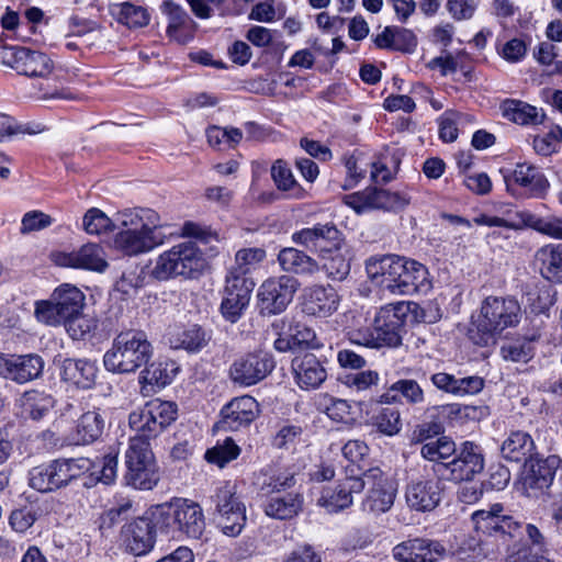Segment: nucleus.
Returning <instances> with one entry per match:
<instances>
[{"label": "nucleus", "mask_w": 562, "mask_h": 562, "mask_svg": "<svg viewBox=\"0 0 562 562\" xmlns=\"http://www.w3.org/2000/svg\"><path fill=\"white\" fill-rule=\"evenodd\" d=\"M98 368L88 359H65L60 368V376L79 389H90L95 383Z\"/></svg>", "instance_id": "31"}, {"label": "nucleus", "mask_w": 562, "mask_h": 562, "mask_svg": "<svg viewBox=\"0 0 562 562\" xmlns=\"http://www.w3.org/2000/svg\"><path fill=\"white\" fill-rule=\"evenodd\" d=\"M126 472L124 480L127 485L140 490H153L159 482V469L148 441L131 438L125 452Z\"/></svg>", "instance_id": "8"}, {"label": "nucleus", "mask_w": 562, "mask_h": 562, "mask_svg": "<svg viewBox=\"0 0 562 562\" xmlns=\"http://www.w3.org/2000/svg\"><path fill=\"white\" fill-rule=\"evenodd\" d=\"M34 316L47 326H60L66 322L52 295L48 300L35 302Z\"/></svg>", "instance_id": "52"}, {"label": "nucleus", "mask_w": 562, "mask_h": 562, "mask_svg": "<svg viewBox=\"0 0 562 562\" xmlns=\"http://www.w3.org/2000/svg\"><path fill=\"white\" fill-rule=\"evenodd\" d=\"M210 340V336L198 325H191L181 330L171 334L169 341L176 348H182L195 352L204 348Z\"/></svg>", "instance_id": "44"}, {"label": "nucleus", "mask_w": 562, "mask_h": 562, "mask_svg": "<svg viewBox=\"0 0 562 562\" xmlns=\"http://www.w3.org/2000/svg\"><path fill=\"white\" fill-rule=\"evenodd\" d=\"M161 9L168 19L166 33L169 38L179 44L190 42L194 36L196 24L186 10L171 1L164 2Z\"/></svg>", "instance_id": "29"}, {"label": "nucleus", "mask_w": 562, "mask_h": 562, "mask_svg": "<svg viewBox=\"0 0 562 562\" xmlns=\"http://www.w3.org/2000/svg\"><path fill=\"white\" fill-rule=\"evenodd\" d=\"M278 189L288 191L292 196H301L302 189L297 186L290 168L282 160H277L271 169Z\"/></svg>", "instance_id": "53"}, {"label": "nucleus", "mask_w": 562, "mask_h": 562, "mask_svg": "<svg viewBox=\"0 0 562 562\" xmlns=\"http://www.w3.org/2000/svg\"><path fill=\"white\" fill-rule=\"evenodd\" d=\"M165 235L160 217L150 209L128 210L120 214V231L114 235L113 248L124 256H138L162 245Z\"/></svg>", "instance_id": "2"}, {"label": "nucleus", "mask_w": 562, "mask_h": 562, "mask_svg": "<svg viewBox=\"0 0 562 562\" xmlns=\"http://www.w3.org/2000/svg\"><path fill=\"white\" fill-rule=\"evenodd\" d=\"M153 519L161 531L179 532L192 539H200L206 527L202 507L188 498H175L156 506Z\"/></svg>", "instance_id": "4"}, {"label": "nucleus", "mask_w": 562, "mask_h": 562, "mask_svg": "<svg viewBox=\"0 0 562 562\" xmlns=\"http://www.w3.org/2000/svg\"><path fill=\"white\" fill-rule=\"evenodd\" d=\"M322 267L328 278L341 281L350 272L349 249L340 245V240L334 241L319 255Z\"/></svg>", "instance_id": "32"}, {"label": "nucleus", "mask_w": 562, "mask_h": 562, "mask_svg": "<svg viewBox=\"0 0 562 562\" xmlns=\"http://www.w3.org/2000/svg\"><path fill=\"white\" fill-rule=\"evenodd\" d=\"M501 110L504 117L520 125L540 124L544 116L536 106L519 100L504 101Z\"/></svg>", "instance_id": "42"}, {"label": "nucleus", "mask_w": 562, "mask_h": 562, "mask_svg": "<svg viewBox=\"0 0 562 562\" xmlns=\"http://www.w3.org/2000/svg\"><path fill=\"white\" fill-rule=\"evenodd\" d=\"M445 554L446 548L440 541L419 537L404 540L392 549L397 562H438Z\"/></svg>", "instance_id": "17"}, {"label": "nucleus", "mask_w": 562, "mask_h": 562, "mask_svg": "<svg viewBox=\"0 0 562 562\" xmlns=\"http://www.w3.org/2000/svg\"><path fill=\"white\" fill-rule=\"evenodd\" d=\"M371 425L382 435L394 436L402 427L400 412L393 407H380L372 415Z\"/></svg>", "instance_id": "46"}, {"label": "nucleus", "mask_w": 562, "mask_h": 562, "mask_svg": "<svg viewBox=\"0 0 562 562\" xmlns=\"http://www.w3.org/2000/svg\"><path fill=\"white\" fill-rule=\"evenodd\" d=\"M83 228L90 235H100L112 231L113 223L101 210L92 207L83 216Z\"/></svg>", "instance_id": "55"}, {"label": "nucleus", "mask_w": 562, "mask_h": 562, "mask_svg": "<svg viewBox=\"0 0 562 562\" xmlns=\"http://www.w3.org/2000/svg\"><path fill=\"white\" fill-rule=\"evenodd\" d=\"M273 357L263 350L237 356L229 366L228 376L234 384L251 386L265 380L274 369Z\"/></svg>", "instance_id": "10"}, {"label": "nucleus", "mask_w": 562, "mask_h": 562, "mask_svg": "<svg viewBox=\"0 0 562 562\" xmlns=\"http://www.w3.org/2000/svg\"><path fill=\"white\" fill-rule=\"evenodd\" d=\"M5 58L10 67L29 77L48 79L54 69V63L46 54L25 47L8 49Z\"/></svg>", "instance_id": "19"}, {"label": "nucleus", "mask_w": 562, "mask_h": 562, "mask_svg": "<svg viewBox=\"0 0 562 562\" xmlns=\"http://www.w3.org/2000/svg\"><path fill=\"white\" fill-rule=\"evenodd\" d=\"M203 262V254L196 244L182 241L155 259L151 276L164 281L178 277L190 279L201 271Z\"/></svg>", "instance_id": "7"}, {"label": "nucleus", "mask_w": 562, "mask_h": 562, "mask_svg": "<svg viewBox=\"0 0 562 562\" xmlns=\"http://www.w3.org/2000/svg\"><path fill=\"white\" fill-rule=\"evenodd\" d=\"M562 460L557 454L531 461L530 468L522 480V486L529 497H537L548 490L554 479Z\"/></svg>", "instance_id": "23"}, {"label": "nucleus", "mask_w": 562, "mask_h": 562, "mask_svg": "<svg viewBox=\"0 0 562 562\" xmlns=\"http://www.w3.org/2000/svg\"><path fill=\"white\" fill-rule=\"evenodd\" d=\"M474 530L484 535H509L519 528V524L505 513L499 503L491 505L487 509H480L471 515Z\"/></svg>", "instance_id": "22"}, {"label": "nucleus", "mask_w": 562, "mask_h": 562, "mask_svg": "<svg viewBox=\"0 0 562 562\" xmlns=\"http://www.w3.org/2000/svg\"><path fill=\"white\" fill-rule=\"evenodd\" d=\"M297 285V280L290 276L266 280L258 291L261 312L269 315L283 312L292 301Z\"/></svg>", "instance_id": "14"}, {"label": "nucleus", "mask_w": 562, "mask_h": 562, "mask_svg": "<svg viewBox=\"0 0 562 562\" xmlns=\"http://www.w3.org/2000/svg\"><path fill=\"white\" fill-rule=\"evenodd\" d=\"M535 443L529 434L513 431L503 442L502 456L509 461L521 462L531 457Z\"/></svg>", "instance_id": "41"}, {"label": "nucleus", "mask_w": 562, "mask_h": 562, "mask_svg": "<svg viewBox=\"0 0 562 562\" xmlns=\"http://www.w3.org/2000/svg\"><path fill=\"white\" fill-rule=\"evenodd\" d=\"M44 360L36 353L3 355L0 353V376L23 384L41 376Z\"/></svg>", "instance_id": "18"}, {"label": "nucleus", "mask_w": 562, "mask_h": 562, "mask_svg": "<svg viewBox=\"0 0 562 562\" xmlns=\"http://www.w3.org/2000/svg\"><path fill=\"white\" fill-rule=\"evenodd\" d=\"M30 485L34 490L47 493L58 490L53 461L47 464H41L30 471Z\"/></svg>", "instance_id": "49"}, {"label": "nucleus", "mask_w": 562, "mask_h": 562, "mask_svg": "<svg viewBox=\"0 0 562 562\" xmlns=\"http://www.w3.org/2000/svg\"><path fill=\"white\" fill-rule=\"evenodd\" d=\"M52 223L53 220L49 215L41 211H30L23 215L20 231L22 234H27L44 229L50 226Z\"/></svg>", "instance_id": "61"}, {"label": "nucleus", "mask_w": 562, "mask_h": 562, "mask_svg": "<svg viewBox=\"0 0 562 562\" xmlns=\"http://www.w3.org/2000/svg\"><path fill=\"white\" fill-rule=\"evenodd\" d=\"M53 262L63 268L83 269L103 272L108 268V261L103 248L93 243H88L72 251H56L50 255Z\"/></svg>", "instance_id": "16"}, {"label": "nucleus", "mask_w": 562, "mask_h": 562, "mask_svg": "<svg viewBox=\"0 0 562 562\" xmlns=\"http://www.w3.org/2000/svg\"><path fill=\"white\" fill-rule=\"evenodd\" d=\"M104 429V418L99 411H89L78 419L72 435V443L88 445L101 437Z\"/></svg>", "instance_id": "38"}, {"label": "nucleus", "mask_w": 562, "mask_h": 562, "mask_svg": "<svg viewBox=\"0 0 562 562\" xmlns=\"http://www.w3.org/2000/svg\"><path fill=\"white\" fill-rule=\"evenodd\" d=\"M463 119L459 112L447 110L439 117V136L443 142L451 143L458 137V124Z\"/></svg>", "instance_id": "57"}, {"label": "nucleus", "mask_w": 562, "mask_h": 562, "mask_svg": "<svg viewBox=\"0 0 562 562\" xmlns=\"http://www.w3.org/2000/svg\"><path fill=\"white\" fill-rule=\"evenodd\" d=\"M266 258L262 248H244L236 252L235 265L231 270L251 277V273L260 266Z\"/></svg>", "instance_id": "47"}, {"label": "nucleus", "mask_w": 562, "mask_h": 562, "mask_svg": "<svg viewBox=\"0 0 562 562\" xmlns=\"http://www.w3.org/2000/svg\"><path fill=\"white\" fill-rule=\"evenodd\" d=\"M68 334L72 339H85L95 329V322L79 312L76 316H71L64 323Z\"/></svg>", "instance_id": "56"}, {"label": "nucleus", "mask_w": 562, "mask_h": 562, "mask_svg": "<svg viewBox=\"0 0 562 562\" xmlns=\"http://www.w3.org/2000/svg\"><path fill=\"white\" fill-rule=\"evenodd\" d=\"M501 355L506 361L526 363L533 357L531 340L508 342L501 348Z\"/></svg>", "instance_id": "54"}, {"label": "nucleus", "mask_w": 562, "mask_h": 562, "mask_svg": "<svg viewBox=\"0 0 562 562\" xmlns=\"http://www.w3.org/2000/svg\"><path fill=\"white\" fill-rule=\"evenodd\" d=\"M367 495L362 501V510L374 516L389 512L395 501L396 490L389 477L379 468H370L361 473Z\"/></svg>", "instance_id": "11"}, {"label": "nucleus", "mask_w": 562, "mask_h": 562, "mask_svg": "<svg viewBox=\"0 0 562 562\" xmlns=\"http://www.w3.org/2000/svg\"><path fill=\"white\" fill-rule=\"evenodd\" d=\"M409 196L401 192H391L384 189L367 188L342 198L344 203L357 214L373 210L397 211L409 203Z\"/></svg>", "instance_id": "12"}, {"label": "nucleus", "mask_w": 562, "mask_h": 562, "mask_svg": "<svg viewBox=\"0 0 562 562\" xmlns=\"http://www.w3.org/2000/svg\"><path fill=\"white\" fill-rule=\"evenodd\" d=\"M249 300H241L234 295L224 293V297L221 304V311L224 318L231 323H236L241 316L243 311L248 305Z\"/></svg>", "instance_id": "60"}, {"label": "nucleus", "mask_w": 562, "mask_h": 562, "mask_svg": "<svg viewBox=\"0 0 562 562\" xmlns=\"http://www.w3.org/2000/svg\"><path fill=\"white\" fill-rule=\"evenodd\" d=\"M302 428L295 425H284L276 434L273 445L279 449H289L294 447L301 439Z\"/></svg>", "instance_id": "64"}, {"label": "nucleus", "mask_w": 562, "mask_h": 562, "mask_svg": "<svg viewBox=\"0 0 562 562\" xmlns=\"http://www.w3.org/2000/svg\"><path fill=\"white\" fill-rule=\"evenodd\" d=\"M178 407L175 403L159 398L147 402L133 411L128 416V425L135 436L148 441L165 431L176 419Z\"/></svg>", "instance_id": "9"}, {"label": "nucleus", "mask_w": 562, "mask_h": 562, "mask_svg": "<svg viewBox=\"0 0 562 562\" xmlns=\"http://www.w3.org/2000/svg\"><path fill=\"white\" fill-rule=\"evenodd\" d=\"M282 270L295 274L312 276L319 270L315 259L293 247L283 248L278 255Z\"/></svg>", "instance_id": "37"}, {"label": "nucleus", "mask_w": 562, "mask_h": 562, "mask_svg": "<svg viewBox=\"0 0 562 562\" xmlns=\"http://www.w3.org/2000/svg\"><path fill=\"white\" fill-rule=\"evenodd\" d=\"M339 295L329 285H312L304 289L302 294V312L310 316L327 317L337 311Z\"/></svg>", "instance_id": "25"}, {"label": "nucleus", "mask_w": 562, "mask_h": 562, "mask_svg": "<svg viewBox=\"0 0 562 562\" xmlns=\"http://www.w3.org/2000/svg\"><path fill=\"white\" fill-rule=\"evenodd\" d=\"M103 31L104 27L93 20L80 16H72L69 20L68 36L83 37L88 34H93L95 37H102Z\"/></svg>", "instance_id": "58"}, {"label": "nucleus", "mask_w": 562, "mask_h": 562, "mask_svg": "<svg viewBox=\"0 0 562 562\" xmlns=\"http://www.w3.org/2000/svg\"><path fill=\"white\" fill-rule=\"evenodd\" d=\"M179 371V367L173 360L159 359L150 363L145 370L142 371L139 381L143 383V391H155L154 387L162 389L170 384Z\"/></svg>", "instance_id": "33"}, {"label": "nucleus", "mask_w": 562, "mask_h": 562, "mask_svg": "<svg viewBox=\"0 0 562 562\" xmlns=\"http://www.w3.org/2000/svg\"><path fill=\"white\" fill-rule=\"evenodd\" d=\"M154 527V519L146 517L126 524L121 531L126 550L134 555H143L150 551L155 542Z\"/></svg>", "instance_id": "26"}, {"label": "nucleus", "mask_w": 562, "mask_h": 562, "mask_svg": "<svg viewBox=\"0 0 562 562\" xmlns=\"http://www.w3.org/2000/svg\"><path fill=\"white\" fill-rule=\"evenodd\" d=\"M450 471V480L456 482L470 481L480 473L484 467L483 456L479 446L465 441L460 453L452 461L445 463Z\"/></svg>", "instance_id": "27"}, {"label": "nucleus", "mask_w": 562, "mask_h": 562, "mask_svg": "<svg viewBox=\"0 0 562 562\" xmlns=\"http://www.w3.org/2000/svg\"><path fill=\"white\" fill-rule=\"evenodd\" d=\"M526 223L551 238L562 239V217H551L544 221L528 214Z\"/></svg>", "instance_id": "59"}, {"label": "nucleus", "mask_w": 562, "mask_h": 562, "mask_svg": "<svg viewBox=\"0 0 562 562\" xmlns=\"http://www.w3.org/2000/svg\"><path fill=\"white\" fill-rule=\"evenodd\" d=\"M536 259L544 279L562 284V244H550L541 247L536 254Z\"/></svg>", "instance_id": "36"}, {"label": "nucleus", "mask_w": 562, "mask_h": 562, "mask_svg": "<svg viewBox=\"0 0 562 562\" xmlns=\"http://www.w3.org/2000/svg\"><path fill=\"white\" fill-rule=\"evenodd\" d=\"M456 452L454 442L448 437H440L436 440L428 441L424 443L420 448V454L431 461L446 463L445 461L449 459Z\"/></svg>", "instance_id": "48"}, {"label": "nucleus", "mask_w": 562, "mask_h": 562, "mask_svg": "<svg viewBox=\"0 0 562 562\" xmlns=\"http://www.w3.org/2000/svg\"><path fill=\"white\" fill-rule=\"evenodd\" d=\"M240 453V448L234 442L232 438H226L223 443H217L205 452L207 462L224 468L231 461L237 459Z\"/></svg>", "instance_id": "50"}, {"label": "nucleus", "mask_w": 562, "mask_h": 562, "mask_svg": "<svg viewBox=\"0 0 562 562\" xmlns=\"http://www.w3.org/2000/svg\"><path fill=\"white\" fill-rule=\"evenodd\" d=\"M296 484L294 473L288 470H263L258 476V485L263 494H279Z\"/></svg>", "instance_id": "43"}, {"label": "nucleus", "mask_w": 562, "mask_h": 562, "mask_svg": "<svg viewBox=\"0 0 562 562\" xmlns=\"http://www.w3.org/2000/svg\"><path fill=\"white\" fill-rule=\"evenodd\" d=\"M112 13L117 21L128 27H143L149 22V14L143 7L130 2L114 4Z\"/></svg>", "instance_id": "45"}, {"label": "nucleus", "mask_w": 562, "mask_h": 562, "mask_svg": "<svg viewBox=\"0 0 562 562\" xmlns=\"http://www.w3.org/2000/svg\"><path fill=\"white\" fill-rule=\"evenodd\" d=\"M521 308L517 300L503 296H487L481 305L480 314L474 323L479 338L477 345L494 344L506 329L518 325Z\"/></svg>", "instance_id": "5"}, {"label": "nucleus", "mask_w": 562, "mask_h": 562, "mask_svg": "<svg viewBox=\"0 0 562 562\" xmlns=\"http://www.w3.org/2000/svg\"><path fill=\"white\" fill-rule=\"evenodd\" d=\"M363 491L361 474H355L353 469H347L346 477L340 480L335 488H325L317 504L328 513H337L352 505L353 493Z\"/></svg>", "instance_id": "21"}, {"label": "nucleus", "mask_w": 562, "mask_h": 562, "mask_svg": "<svg viewBox=\"0 0 562 562\" xmlns=\"http://www.w3.org/2000/svg\"><path fill=\"white\" fill-rule=\"evenodd\" d=\"M258 414L259 404L252 396L236 397L222 408L220 427L226 430H238L252 423Z\"/></svg>", "instance_id": "24"}, {"label": "nucleus", "mask_w": 562, "mask_h": 562, "mask_svg": "<svg viewBox=\"0 0 562 562\" xmlns=\"http://www.w3.org/2000/svg\"><path fill=\"white\" fill-rule=\"evenodd\" d=\"M380 375L376 371L366 370L347 375L346 384L356 391H367L378 385Z\"/></svg>", "instance_id": "62"}, {"label": "nucleus", "mask_w": 562, "mask_h": 562, "mask_svg": "<svg viewBox=\"0 0 562 562\" xmlns=\"http://www.w3.org/2000/svg\"><path fill=\"white\" fill-rule=\"evenodd\" d=\"M304 497L301 493L290 492L284 495H273L265 504L267 516L285 520L297 516L303 508Z\"/></svg>", "instance_id": "34"}, {"label": "nucleus", "mask_w": 562, "mask_h": 562, "mask_svg": "<svg viewBox=\"0 0 562 562\" xmlns=\"http://www.w3.org/2000/svg\"><path fill=\"white\" fill-rule=\"evenodd\" d=\"M391 391L401 393L412 404H418L424 401L423 389L415 380H400L391 386Z\"/></svg>", "instance_id": "63"}, {"label": "nucleus", "mask_w": 562, "mask_h": 562, "mask_svg": "<svg viewBox=\"0 0 562 562\" xmlns=\"http://www.w3.org/2000/svg\"><path fill=\"white\" fill-rule=\"evenodd\" d=\"M214 502L220 515V526L222 531L229 537L238 536L246 522V507L236 495L235 486L225 483L218 487Z\"/></svg>", "instance_id": "13"}, {"label": "nucleus", "mask_w": 562, "mask_h": 562, "mask_svg": "<svg viewBox=\"0 0 562 562\" xmlns=\"http://www.w3.org/2000/svg\"><path fill=\"white\" fill-rule=\"evenodd\" d=\"M55 400L50 394L31 390L23 393L20 398L22 414L33 420H40L54 407Z\"/></svg>", "instance_id": "40"}, {"label": "nucleus", "mask_w": 562, "mask_h": 562, "mask_svg": "<svg viewBox=\"0 0 562 562\" xmlns=\"http://www.w3.org/2000/svg\"><path fill=\"white\" fill-rule=\"evenodd\" d=\"M151 353L147 335L142 330L130 329L113 339L112 347L103 356V364L113 373H132L147 363Z\"/></svg>", "instance_id": "6"}, {"label": "nucleus", "mask_w": 562, "mask_h": 562, "mask_svg": "<svg viewBox=\"0 0 562 562\" xmlns=\"http://www.w3.org/2000/svg\"><path fill=\"white\" fill-rule=\"evenodd\" d=\"M366 271L372 283L393 295H412L431 288L427 268L404 257H371L366 261Z\"/></svg>", "instance_id": "1"}, {"label": "nucleus", "mask_w": 562, "mask_h": 562, "mask_svg": "<svg viewBox=\"0 0 562 562\" xmlns=\"http://www.w3.org/2000/svg\"><path fill=\"white\" fill-rule=\"evenodd\" d=\"M291 367L296 384L303 390L317 389L327 376L322 362L310 352L296 356Z\"/></svg>", "instance_id": "28"}, {"label": "nucleus", "mask_w": 562, "mask_h": 562, "mask_svg": "<svg viewBox=\"0 0 562 562\" xmlns=\"http://www.w3.org/2000/svg\"><path fill=\"white\" fill-rule=\"evenodd\" d=\"M52 296L66 322L81 312L85 305V294L77 286L68 283L56 288Z\"/></svg>", "instance_id": "39"}, {"label": "nucleus", "mask_w": 562, "mask_h": 562, "mask_svg": "<svg viewBox=\"0 0 562 562\" xmlns=\"http://www.w3.org/2000/svg\"><path fill=\"white\" fill-rule=\"evenodd\" d=\"M441 482L435 477L411 480L405 488V499L413 510L427 513L434 510L441 502Z\"/></svg>", "instance_id": "20"}, {"label": "nucleus", "mask_w": 562, "mask_h": 562, "mask_svg": "<svg viewBox=\"0 0 562 562\" xmlns=\"http://www.w3.org/2000/svg\"><path fill=\"white\" fill-rule=\"evenodd\" d=\"M512 177L515 183L526 189L532 196H542L549 188L546 176L533 165L517 164Z\"/></svg>", "instance_id": "35"}, {"label": "nucleus", "mask_w": 562, "mask_h": 562, "mask_svg": "<svg viewBox=\"0 0 562 562\" xmlns=\"http://www.w3.org/2000/svg\"><path fill=\"white\" fill-rule=\"evenodd\" d=\"M341 233L333 223L316 224L313 227L303 228L292 235V240L308 250L318 251L319 255L334 241L340 240Z\"/></svg>", "instance_id": "30"}, {"label": "nucleus", "mask_w": 562, "mask_h": 562, "mask_svg": "<svg viewBox=\"0 0 562 562\" xmlns=\"http://www.w3.org/2000/svg\"><path fill=\"white\" fill-rule=\"evenodd\" d=\"M254 288L255 281L251 277L238 273L229 269L226 276L224 293L240 297L241 300H250V294Z\"/></svg>", "instance_id": "51"}, {"label": "nucleus", "mask_w": 562, "mask_h": 562, "mask_svg": "<svg viewBox=\"0 0 562 562\" xmlns=\"http://www.w3.org/2000/svg\"><path fill=\"white\" fill-rule=\"evenodd\" d=\"M70 482L86 474H89V485L97 482L111 484L117 475V454H105L101 460L94 462L88 458L68 459Z\"/></svg>", "instance_id": "15"}, {"label": "nucleus", "mask_w": 562, "mask_h": 562, "mask_svg": "<svg viewBox=\"0 0 562 562\" xmlns=\"http://www.w3.org/2000/svg\"><path fill=\"white\" fill-rule=\"evenodd\" d=\"M417 307L416 303L406 301L386 304L376 312L372 328L349 331V340L369 348L397 347L402 344L406 319Z\"/></svg>", "instance_id": "3"}]
</instances>
